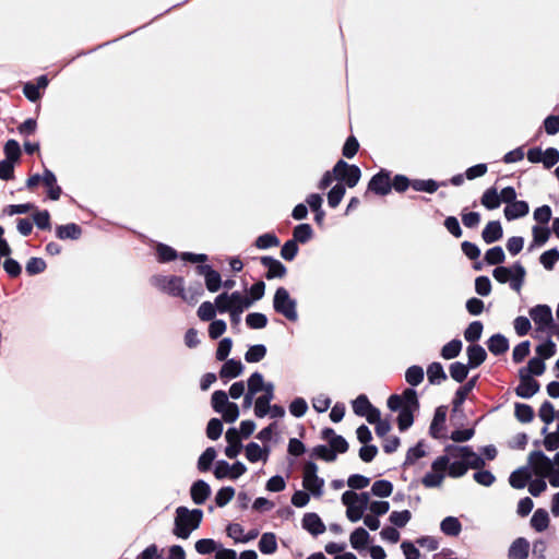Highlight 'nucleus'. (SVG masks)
<instances>
[{"label":"nucleus","instance_id":"1","mask_svg":"<svg viewBox=\"0 0 559 559\" xmlns=\"http://www.w3.org/2000/svg\"><path fill=\"white\" fill-rule=\"evenodd\" d=\"M462 460L466 467L478 469L485 465L484 459L469 447L449 445L445 454L437 457L431 464V471L423 477V485L427 488L440 487L445 478L449 461Z\"/></svg>","mask_w":559,"mask_h":559},{"label":"nucleus","instance_id":"2","mask_svg":"<svg viewBox=\"0 0 559 559\" xmlns=\"http://www.w3.org/2000/svg\"><path fill=\"white\" fill-rule=\"evenodd\" d=\"M388 407L393 412L399 411L397 424L400 430L408 429L414 423V413L419 408L416 391L406 389L401 395H391L388 399Z\"/></svg>","mask_w":559,"mask_h":559},{"label":"nucleus","instance_id":"3","mask_svg":"<svg viewBox=\"0 0 559 559\" xmlns=\"http://www.w3.org/2000/svg\"><path fill=\"white\" fill-rule=\"evenodd\" d=\"M528 464L535 475L547 477L552 487H559V452L550 460L542 451H534L528 456Z\"/></svg>","mask_w":559,"mask_h":559},{"label":"nucleus","instance_id":"4","mask_svg":"<svg viewBox=\"0 0 559 559\" xmlns=\"http://www.w3.org/2000/svg\"><path fill=\"white\" fill-rule=\"evenodd\" d=\"M203 519V511L200 509L190 510L187 507L176 509L174 530L175 536L187 539L193 531L199 528Z\"/></svg>","mask_w":559,"mask_h":559},{"label":"nucleus","instance_id":"5","mask_svg":"<svg viewBox=\"0 0 559 559\" xmlns=\"http://www.w3.org/2000/svg\"><path fill=\"white\" fill-rule=\"evenodd\" d=\"M342 503L346 507V518L352 523L362 519L369 502V492L357 493L354 490H346L342 495Z\"/></svg>","mask_w":559,"mask_h":559},{"label":"nucleus","instance_id":"6","mask_svg":"<svg viewBox=\"0 0 559 559\" xmlns=\"http://www.w3.org/2000/svg\"><path fill=\"white\" fill-rule=\"evenodd\" d=\"M493 278L500 284L509 283L510 287L520 293L526 276L524 266L516 262L512 266H497L492 271Z\"/></svg>","mask_w":559,"mask_h":559},{"label":"nucleus","instance_id":"7","mask_svg":"<svg viewBox=\"0 0 559 559\" xmlns=\"http://www.w3.org/2000/svg\"><path fill=\"white\" fill-rule=\"evenodd\" d=\"M211 404L213 409L221 414L226 423H235L239 417V407L236 403L229 402L225 391L217 390L212 394Z\"/></svg>","mask_w":559,"mask_h":559},{"label":"nucleus","instance_id":"8","mask_svg":"<svg viewBox=\"0 0 559 559\" xmlns=\"http://www.w3.org/2000/svg\"><path fill=\"white\" fill-rule=\"evenodd\" d=\"M154 285L159 288L160 290L167 293L171 296H178L181 297L185 301L193 305L195 304L194 297H189L186 294L185 289V282L182 277L179 276H155L153 280Z\"/></svg>","mask_w":559,"mask_h":559},{"label":"nucleus","instance_id":"9","mask_svg":"<svg viewBox=\"0 0 559 559\" xmlns=\"http://www.w3.org/2000/svg\"><path fill=\"white\" fill-rule=\"evenodd\" d=\"M274 310L284 316L289 321L298 320L297 301L290 297L288 290L284 287H278L273 298Z\"/></svg>","mask_w":559,"mask_h":559},{"label":"nucleus","instance_id":"10","mask_svg":"<svg viewBox=\"0 0 559 559\" xmlns=\"http://www.w3.org/2000/svg\"><path fill=\"white\" fill-rule=\"evenodd\" d=\"M324 479L318 476V466L313 462H308L304 466L302 487L314 498L323 495Z\"/></svg>","mask_w":559,"mask_h":559},{"label":"nucleus","instance_id":"11","mask_svg":"<svg viewBox=\"0 0 559 559\" xmlns=\"http://www.w3.org/2000/svg\"><path fill=\"white\" fill-rule=\"evenodd\" d=\"M333 174L337 181L344 182L348 188H354L360 180L361 171L358 166L349 165L340 159L333 167Z\"/></svg>","mask_w":559,"mask_h":559},{"label":"nucleus","instance_id":"12","mask_svg":"<svg viewBox=\"0 0 559 559\" xmlns=\"http://www.w3.org/2000/svg\"><path fill=\"white\" fill-rule=\"evenodd\" d=\"M530 316L538 332L549 333L554 321L551 308L549 306L537 305L530 310Z\"/></svg>","mask_w":559,"mask_h":559},{"label":"nucleus","instance_id":"13","mask_svg":"<svg viewBox=\"0 0 559 559\" xmlns=\"http://www.w3.org/2000/svg\"><path fill=\"white\" fill-rule=\"evenodd\" d=\"M538 390V382L530 374H524V370H521V382L515 390L516 395L523 399H530L537 393Z\"/></svg>","mask_w":559,"mask_h":559},{"label":"nucleus","instance_id":"14","mask_svg":"<svg viewBox=\"0 0 559 559\" xmlns=\"http://www.w3.org/2000/svg\"><path fill=\"white\" fill-rule=\"evenodd\" d=\"M391 187L390 175L384 170L374 175L369 182V189L380 195L388 194L391 191Z\"/></svg>","mask_w":559,"mask_h":559},{"label":"nucleus","instance_id":"15","mask_svg":"<svg viewBox=\"0 0 559 559\" xmlns=\"http://www.w3.org/2000/svg\"><path fill=\"white\" fill-rule=\"evenodd\" d=\"M225 439L228 443L225 454L229 459H235L242 449L239 431L236 428H229L225 433Z\"/></svg>","mask_w":559,"mask_h":559},{"label":"nucleus","instance_id":"16","mask_svg":"<svg viewBox=\"0 0 559 559\" xmlns=\"http://www.w3.org/2000/svg\"><path fill=\"white\" fill-rule=\"evenodd\" d=\"M447 419V408L444 406H439L436 412L431 425L429 427V432L431 437L435 439H440L444 437V425Z\"/></svg>","mask_w":559,"mask_h":559},{"label":"nucleus","instance_id":"17","mask_svg":"<svg viewBox=\"0 0 559 559\" xmlns=\"http://www.w3.org/2000/svg\"><path fill=\"white\" fill-rule=\"evenodd\" d=\"M261 263L267 269L265 274L267 280L283 278L286 275V266L272 257H262Z\"/></svg>","mask_w":559,"mask_h":559},{"label":"nucleus","instance_id":"18","mask_svg":"<svg viewBox=\"0 0 559 559\" xmlns=\"http://www.w3.org/2000/svg\"><path fill=\"white\" fill-rule=\"evenodd\" d=\"M271 449L269 447H260L255 442H250L245 448L246 457L249 462L267 461Z\"/></svg>","mask_w":559,"mask_h":559},{"label":"nucleus","instance_id":"19","mask_svg":"<svg viewBox=\"0 0 559 559\" xmlns=\"http://www.w3.org/2000/svg\"><path fill=\"white\" fill-rule=\"evenodd\" d=\"M530 206L525 201H513L511 204L506 205L504 207V217L508 221H514L521 217H524L528 214Z\"/></svg>","mask_w":559,"mask_h":559},{"label":"nucleus","instance_id":"20","mask_svg":"<svg viewBox=\"0 0 559 559\" xmlns=\"http://www.w3.org/2000/svg\"><path fill=\"white\" fill-rule=\"evenodd\" d=\"M190 495L195 504H203L211 495V487L204 480H197L191 486Z\"/></svg>","mask_w":559,"mask_h":559},{"label":"nucleus","instance_id":"21","mask_svg":"<svg viewBox=\"0 0 559 559\" xmlns=\"http://www.w3.org/2000/svg\"><path fill=\"white\" fill-rule=\"evenodd\" d=\"M322 437L329 441L330 448L337 453H344L348 449L347 441L338 435H335L334 430L331 428H326L322 431Z\"/></svg>","mask_w":559,"mask_h":559},{"label":"nucleus","instance_id":"22","mask_svg":"<svg viewBox=\"0 0 559 559\" xmlns=\"http://www.w3.org/2000/svg\"><path fill=\"white\" fill-rule=\"evenodd\" d=\"M228 299L231 309H236L238 311H243L252 305V300L249 297L243 296L239 292H234L231 294L223 293L219 294V300Z\"/></svg>","mask_w":559,"mask_h":559},{"label":"nucleus","instance_id":"23","mask_svg":"<svg viewBox=\"0 0 559 559\" xmlns=\"http://www.w3.org/2000/svg\"><path fill=\"white\" fill-rule=\"evenodd\" d=\"M302 527L314 536L325 531V525L317 513H306L302 518Z\"/></svg>","mask_w":559,"mask_h":559},{"label":"nucleus","instance_id":"24","mask_svg":"<svg viewBox=\"0 0 559 559\" xmlns=\"http://www.w3.org/2000/svg\"><path fill=\"white\" fill-rule=\"evenodd\" d=\"M243 365L241 361L236 359H228L224 362L219 370V377L222 379L230 380L239 377L243 372Z\"/></svg>","mask_w":559,"mask_h":559},{"label":"nucleus","instance_id":"25","mask_svg":"<svg viewBox=\"0 0 559 559\" xmlns=\"http://www.w3.org/2000/svg\"><path fill=\"white\" fill-rule=\"evenodd\" d=\"M530 544L523 538H516L510 546L508 557L509 559H526L528 556Z\"/></svg>","mask_w":559,"mask_h":559},{"label":"nucleus","instance_id":"26","mask_svg":"<svg viewBox=\"0 0 559 559\" xmlns=\"http://www.w3.org/2000/svg\"><path fill=\"white\" fill-rule=\"evenodd\" d=\"M502 235L503 230L500 222L491 221L485 226L481 238L486 243H492L501 239Z\"/></svg>","mask_w":559,"mask_h":559},{"label":"nucleus","instance_id":"27","mask_svg":"<svg viewBox=\"0 0 559 559\" xmlns=\"http://www.w3.org/2000/svg\"><path fill=\"white\" fill-rule=\"evenodd\" d=\"M532 473L530 467L523 466L511 473L509 477L510 485L515 489H522L527 485L528 479L531 478Z\"/></svg>","mask_w":559,"mask_h":559},{"label":"nucleus","instance_id":"28","mask_svg":"<svg viewBox=\"0 0 559 559\" xmlns=\"http://www.w3.org/2000/svg\"><path fill=\"white\" fill-rule=\"evenodd\" d=\"M427 378L430 384L438 385L445 381L448 377L443 366L438 361H433L427 367Z\"/></svg>","mask_w":559,"mask_h":559},{"label":"nucleus","instance_id":"29","mask_svg":"<svg viewBox=\"0 0 559 559\" xmlns=\"http://www.w3.org/2000/svg\"><path fill=\"white\" fill-rule=\"evenodd\" d=\"M43 182L48 188V195L51 200H58L61 195V188L57 185L56 175L45 169L43 174Z\"/></svg>","mask_w":559,"mask_h":559},{"label":"nucleus","instance_id":"30","mask_svg":"<svg viewBox=\"0 0 559 559\" xmlns=\"http://www.w3.org/2000/svg\"><path fill=\"white\" fill-rule=\"evenodd\" d=\"M56 235L59 239H72L76 240L82 235V229L79 225L70 223L67 225H60L56 228Z\"/></svg>","mask_w":559,"mask_h":559},{"label":"nucleus","instance_id":"31","mask_svg":"<svg viewBox=\"0 0 559 559\" xmlns=\"http://www.w3.org/2000/svg\"><path fill=\"white\" fill-rule=\"evenodd\" d=\"M468 367L476 368L481 365L486 357V350L480 345H471L467 347Z\"/></svg>","mask_w":559,"mask_h":559},{"label":"nucleus","instance_id":"32","mask_svg":"<svg viewBox=\"0 0 559 559\" xmlns=\"http://www.w3.org/2000/svg\"><path fill=\"white\" fill-rule=\"evenodd\" d=\"M440 530L448 536H457L462 531V524L455 516H447L440 523Z\"/></svg>","mask_w":559,"mask_h":559},{"label":"nucleus","instance_id":"33","mask_svg":"<svg viewBox=\"0 0 559 559\" xmlns=\"http://www.w3.org/2000/svg\"><path fill=\"white\" fill-rule=\"evenodd\" d=\"M542 435L545 436L544 445L546 450L554 451L559 448V411L557 412V429L554 432H548V428L542 429Z\"/></svg>","mask_w":559,"mask_h":559},{"label":"nucleus","instance_id":"34","mask_svg":"<svg viewBox=\"0 0 559 559\" xmlns=\"http://www.w3.org/2000/svg\"><path fill=\"white\" fill-rule=\"evenodd\" d=\"M480 203L487 210H496L500 206L499 192L495 187L488 188L481 195Z\"/></svg>","mask_w":559,"mask_h":559},{"label":"nucleus","instance_id":"35","mask_svg":"<svg viewBox=\"0 0 559 559\" xmlns=\"http://www.w3.org/2000/svg\"><path fill=\"white\" fill-rule=\"evenodd\" d=\"M369 539V533L362 527H357L349 536L352 547L357 550L365 548Z\"/></svg>","mask_w":559,"mask_h":559},{"label":"nucleus","instance_id":"36","mask_svg":"<svg viewBox=\"0 0 559 559\" xmlns=\"http://www.w3.org/2000/svg\"><path fill=\"white\" fill-rule=\"evenodd\" d=\"M509 348L508 340L501 334L492 335L488 341V349L493 355H500Z\"/></svg>","mask_w":559,"mask_h":559},{"label":"nucleus","instance_id":"37","mask_svg":"<svg viewBox=\"0 0 559 559\" xmlns=\"http://www.w3.org/2000/svg\"><path fill=\"white\" fill-rule=\"evenodd\" d=\"M531 525L535 531L544 532L549 525L548 512L544 509H537L531 519Z\"/></svg>","mask_w":559,"mask_h":559},{"label":"nucleus","instance_id":"38","mask_svg":"<svg viewBox=\"0 0 559 559\" xmlns=\"http://www.w3.org/2000/svg\"><path fill=\"white\" fill-rule=\"evenodd\" d=\"M463 344L460 340H452L442 346L440 355L443 359L450 360L457 357L462 350Z\"/></svg>","mask_w":559,"mask_h":559},{"label":"nucleus","instance_id":"39","mask_svg":"<svg viewBox=\"0 0 559 559\" xmlns=\"http://www.w3.org/2000/svg\"><path fill=\"white\" fill-rule=\"evenodd\" d=\"M259 549L262 554L271 555L277 549L276 536L273 533H264L259 542Z\"/></svg>","mask_w":559,"mask_h":559},{"label":"nucleus","instance_id":"40","mask_svg":"<svg viewBox=\"0 0 559 559\" xmlns=\"http://www.w3.org/2000/svg\"><path fill=\"white\" fill-rule=\"evenodd\" d=\"M313 236V229L309 224H299L294 228L293 240L296 242L306 243Z\"/></svg>","mask_w":559,"mask_h":559},{"label":"nucleus","instance_id":"41","mask_svg":"<svg viewBox=\"0 0 559 559\" xmlns=\"http://www.w3.org/2000/svg\"><path fill=\"white\" fill-rule=\"evenodd\" d=\"M265 355L266 347L263 344L252 345L246 352L245 360L250 364L259 362L265 357Z\"/></svg>","mask_w":559,"mask_h":559},{"label":"nucleus","instance_id":"42","mask_svg":"<svg viewBox=\"0 0 559 559\" xmlns=\"http://www.w3.org/2000/svg\"><path fill=\"white\" fill-rule=\"evenodd\" d=\"M393 485L389 480H376L371 486V493L380 498H386L392 495Z\"/></svg>","mask_w":559,"mask_h":559},{"label":"nucleus","instance_id":"43","mask_svg":"<svg viewBox=\"0 0 559 559\" xmlns=\"http://www.w3.org/2000/svg\"><path fill=\"white\" fill-rule=\"evenodd\" d=\"M264 377L262 373L255 371L247 380V392L257 395L263 391Z\"/></svg>","mask_w":559,"mask_h":559},{"label":"nucleus","instance_id":"44","mask_svg":"<svg viewBox=\"0 0 559 559\" xmlns=\"http://www.w3.org/2000/svg\"><path fill=\"white\" fill-rule=\"evenodd\" d=\"M405 380L413 386L420 384L424 380V369L417 365L411 366L405 372Z\"/></svg>","mask_w":559,"mask_h":559},{"label":"nucleus","instance_id":"45","mask_svg":"<svg viewBox=\"0 0 559 559\" xmlns=\"http://www.w3.org/2000/svg\"><path fill=\"white\" fill-rule=\"evenodd\" d=\"M557 352V346L551 338H547L544 343L536 347V354L540 359H548L552 357Z\"/></svg>","mask_w":559,"mask_h":559},{"label":"nucleus","instance_id":"46","mask_svg":"<svg viewBox=\"0 0 559 559\" xmlns=\"http://www.w3.org/2000/svg\"><path fill=\"white\" fill-rule=\"evenodd\" d=\"M255 247L260 250H265L280 245V239L271 233L263 234L255 239Z\"/></svg>","mask_w":559,"mask_h":559},{"label":"nucleus","instance_id":"47","mask_svg":"<svg viewBox=\"0 0 559 559\" xmlns=\"http://www.w3.org/2000/svg\"><path fill=\"white\" fill-rule=\"evenodd\" d=\"M476 384V378L468 380L463 386H461L456 393L453 401L454 407L457 408L461 404L464 403L468 393L474 389Z\"/></svg>","mask_w":559,"mask_h":559},{"label":"nucleus","instance_id":"48","mask_svg":"<svg viewBox=\"0 0 559 559\" xmlns=\"http://www.w3.org/2000/svg\"><path fill=\"white\" fill-rule=\"evenodd\" d=\"M506 260V253L503 249L499 246L492 247L487 250L485 254V261L490 265H497L502 263Z\"/></svg>","mask_w":559,"mask_h":559},{"label":"nucleus","instance_id":"49","mask_svg":"<svg viewBox=\"0 0 559 559\" xmlns=\"http://www.w3.org/2000/svg\"><path fill=\"white\" fill-rule=\"evenodd\" d=\"M345 195V187L336 183L328 193V203L331 207H336Z\"/></svg>","mask_w":559,"mask_h":559},{"label":"nucleus","instance_id":"50","mask_svg":"<svg viewBox=\"0 0 559 559\" xmlns=\"http://www.w3.org/2000/svg\"><path fill=\"white\" fill-rule=\"evenodd\" d=\"M468 365H464L460 361L453 362L450 366V376L456 382H463L468 374Z\"/></svg>","mask_w":559,"mask_h":559},{"label":"nucleus","instance_id":"51","mask_svg":"<svg viewBox=\"0 0 559 559\" xmlns=\"http://www.w3.org/2000/svg\"><path fill=\"white\" fill-rule=\"evenodd\" d=\"M412 188L415 191H424L427 193H433L438 190L439 185L432 179H416L412 181Z\"/></svg>","mask_w":559,"mask_h":559},{"label":"nucleus","instance_id":"52","mask_svg":"<svg viewBox=\"0 0 559 559\" xmlns=\"http://www.w3.org/2000/svg\"><path fill=\"white\" fill-rule=\"evenodd\" d=\"M216 307L215 304L211 301H204L200 305L198 309V317L202 321H213L216 316Z\"/></svg>","mask_w":559,"mask_h":559},{"label":"nucleus","instance_id":"53","mask_svg":"<svg viewBox=\"0 0 559 559\" xmlns=\"http://www.w3.org/2000/svg\"><path fill=\"white\" fill-rule=\"evenodd\" d=\"M216 457V451L214 448H207L198 460V468L201 472H205L210 468L211 464Z\"/></svg>","mask_w":559,"mask_h":559},{"label":"nucleus","instance_id":"54","mask_svg":"<svg viewBox=\"0 0 559 559\" xmlns=\"http://www.w3.org/2000/svg\"><path fill=\"white\" fill-rule=\"evenodd\" d=\"M235 497V489L233 487L221 488L215 496V503L217 507L223 508L228 504Z\"/></svg>","mask_w":559,"mask_h":559},{"label":"nucleus","instance_id":"55","mask_svg":"<svg viewBox=\"0 0 559 559\" xmlns=\"http://www.w3.org/2000/svg\"><path fill=\"white\" fill-rule=\"evenodd\" d=\"M447 472L450 477L459 478L466 474L467 467L462 460H451L449 461Z\"/></svg>","mask_w":559,"mask_h":559},{"label":"nucleus","instance_id":"56","mask_svg":"<svg viewBox=\"0 0 559 559\" xmlns=\"http://www.w3.org/2000/svg\"><path fill=\"white\" fill-rule=\"evenodd\" d=\"M483 333V324L479 321H473L464 331V337L467 342L478 341Z\"/></svg>","mask_w":559,"mask_h":559},{"label":"nucleus","instance_id":"57","mask_svg":"<svg viewBox=\"0 0 559 559\" xmlns=\"http://www.w3.org/2000/svg\"><path fill=\"white\" fill-rule=\"evenodd\" d=\"M412 519V513L408 510L393 511L390 514V522L397 527H404Z\"/></svg>","mask_w":559,"mask_h":559},{"label":"nucleus","instance_id":"58","mask_svg":"<svg viewBox=\"0 0 559 559\" xmlns=\"http://www.w3.org/2000/svg\"><path fill=\"white\" fill-rule=\"evenodd\" d=\"M246 323L251 329H263L267 324V318L265 314L260 312H252L246 317Z\"/></svg>","mask_w":559,"mask_h":559},{"label":"nucleus","instance_id":"59","mask_svg":"<svg viewBox=\"0 0 559 559\" xmlns=\"http://www.w3.org/2000/svg\"><path fill=\"white\" fill-rule=\"evenodd\" d=\"M538 416L546 425L552 423L555 418L557 419V413L550 402H544L542 404Z\"/></svg>","mask_w":559,"mask_h":559},{"label":"nucleus","instance_id":"60","mask_svg":"<svg viewBox=\"0 0 559 559\" xmlns=\"http://www.w3.org/2000/svg\"><path fill=\"white\" fill-rule=\"evenodd\" d=\"M367 510H369V513L381 516L389 512L390 510V503L388 501L382 500H373L371 501L369 499Z\"/></svg>","mask_w":559,"mask_h":559},{"label":"nucleus","instance_id":"61","mask_svg":"<svg viewBox=\"0 0 559 559\" xmlns=\"http://www.w3.org/2000/svg\"><path fill=\"white\" fill-rule=\"evenodd\" d=\"M559 260V251L550 249L542 253L539 261L546 270H552L554 265Z\"/></svg>","mask_w":559,"mask_h":559},{"label":"nucleus","instance_id":"62","mask_svg":"<svg viewBox=\"0 0 559 559\" xmlns=\"http://www.w3.org/2000/svg\"><path fill=\"white\" fill-rule=\"evenodd\" d=\"M372 407L366 395H359L353 401V411L356 415L362 416Z\"/></svg>","mask_w":559,"mask_h":559},{"label":"nucleus","instance_id":"63","mask_svg":"<svg viewBox=\"0 0 559 559\" xmlns=\"http://www.w3.org/2000/svg\"><path fill=\"white\" fill-rule=\"evenodd\" d=\"M308 411V404L305 399L296 397L289 404V412L293 416L299 418L302 417Z\"/></svg>","mask_w":559,"mask_h":559},{"label":"nucleus","instance_id":"64","mask_svg":"<svg viewBox=\"0 0 559 559\" xmlns=\"http://www.w3.org/2000/svg\"><path fill=\"white\" fill-rule=\"evenodd\" d=\"M515 417L521 423H530L534 417L533 408L527 404H516L515 405Z\"/></svg>","mask_w":559,"mask_h":559}]
</instances>
